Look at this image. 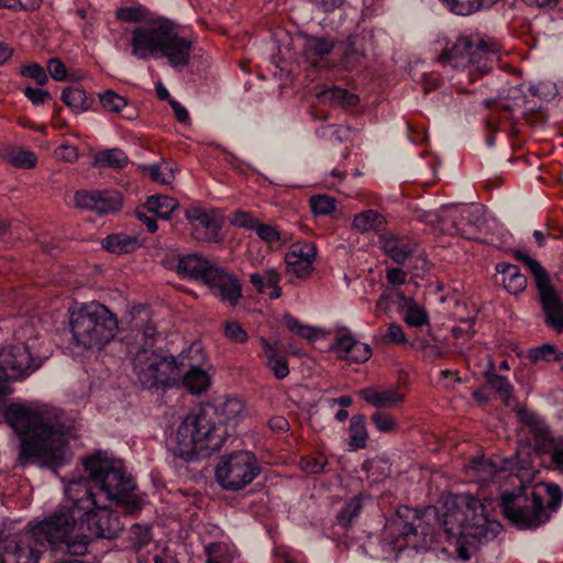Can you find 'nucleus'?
Wrapping results in <instances>:
<instances>
[{
    "label": "nucleus",
    "instance_id": "nucleus-22",
    "mask_svg": "<svg viewBox=\"0 0 563 563\" xmlns=\"http://www.w3.org/2000/svg\"><path fill=\"white\" fill-rule=\"evenodd\" d=\"M132 342H129L130 353L134 355L141 349L152 350L156 344L161 333L157 330L156 322L145 313L134 320L131 328Z\"/></svg>",
    "mask_w": 563,
    "mask_h": 563
},
{
    "label": "nucleus",
    "instance_id": "nucleus-12",
    "mask_svg": "<svg viewBox=\"0 0 563 563\" xmlns=\"http://www.w3.org/2000/svg\"><path fill=\"white\" fill-rule=\"evenodd\" d=\"M517 416L532 437L536 454L547 457V467L563 475V435H554L545 420L526 408L517 410Z\"/></svg>",
    "mask_w": 563,
    "mask_h": 563
},
{
    "label": "nucleus",
    "instance_id": "nucleus-20",
    "mask_svg": "<svg viewBox=\"0 0 563 563\" xmlns=\"http://www.w3.org/2000/svg\"><path fill=\"white\" fill-rule=\"evenodd\" d=\"M317 255V247L312 243L292 244L285 255L286 273L298 278H306L312 271V263Z\"/></svg>",
    "mask_w": 563,
    "mask_h": 563
},
{
    "label": "nucleus",
    "instance_id": "nucleus-50",
    "mask_svg": "<svg viewBox=\"0 0 563 563\" xmlns=\"http://www.w3.org/2000/svg\"><path fill=\"white\" fill-rule=\"evenodd\" d=\"M529 360L537 364L540 361L554 362L558 357V350L553 344H542L528 351Z\"/></svg>",
    "mask_w": 563,
    "mask_h": 563
},
{
    "label": "nucleus",
    "instance_id": "nucleus-43",
    "mask_svg": "<svg viewBox=\"0 0 563 563\" xmlns=\"http://www.w3.org/2000/svg\"><path fill=\"white\" fill-rule=\"evenodd\" d=\"M362 509L363 498L361 496H354L338 514L336 520L339 525L349 528L353 520L360 516Z\"/></svg>",
    "mask_w": 563,
    "mask_h": 563
},
{
    "label": "nucleus",
    "instance_id": "nucleus-56",
    "mask_svg": "<svg viewBox=\"0 0 563 563\" xmlns=\"http://www.w3.org/2000/svg\"><path fill=\"white\" fill-rule=\"evenodd\" d=\"M21 75L26 78L34 79L40 86H44L48 81L45 69L37 63L29 64L22 67Z\"/></svg>",
    "mask_w": 563,
    "mask_h": 563
},
{
    "label": "nucleus",
    "instance_id": "nucleus-11",
    "mask_svg": "<svg viewBox=\"0 0 563 563\" xmlns=\"http://www.w3.org/2000/svg\"><path fill=\"white\" fill-rule=\"evenodd\" d=\"M187 357L185 352L174 356L163 351L141 349L132 357L133 372L145 388L173 387L180 383Z\"/></svg>",
    "mask_w": 563,
    "mask_h": 563
},
{
    "label": "nucleus",
    "instance_id": "nucleus-2",
    "mask_svg": "<svg viewBox=\"0 0 563 563\" xmlns=\"http://www.w3.org/2000/svg\"><path fill=\"white\" fill-rule=\"evenodd\" d=\"M15 538L27 539L30 548L37 552L36 563L44 545L79 556L86 554L89 544V537L81 531L78 514L71 503L69 506L59 507L29 530L16 534Z\"/></svg>",
    "mask_w": 563,
    "mask_h": 563
},
{
    "label": "nucleus",
    "instance_id": "nucleus-36",
    "mask_svg": "<svg viewBox=\"0 0 563 563\" xmlns=\"http://www.w3.org/2000/svg\"><path fill=\"white\" fill-rule=\"evenodd\" d=\"M484 376L487 384L498 394L503 402L509 405L514 387L508 382L507 377L496 374L492 363H489Z\"/></svg>",
    "mask_w": 563,
    "mask_h": 563
},
{
    "label": "nucleus",
    "instance_id": "nucleus-44",
    "mask_svg": "<svg viewBox=\"0 0 563 563\" xmlns=\"http://www.w3.org/2000/svg\"><path fill=\"white\" fill-rule=\"evenodd\" d=\"M405 322L410 327H421L429 323V314L426 309L409 301V306L401 310Z\"/></svg>",
    "mask_w": 563,
    "mask_h": 563
},
{
    "label": "nucleus",
    "instance_id": "nucleus-17",
    "mask_svg": "<svg viewBox=\"0 0 563 563\" xmlns=\"http://www.w3.org/2000/svg\"><path fill=\"white\" fill-rule=\"evenodd\" d=\"M374 33L363 30L361 33L351 35L344 42V51L340 59V67L352 71L366 64L369 52L374 48Z\"/></svg>",
    "mask_w": 563,
    "mask_h": 563
},
{
    "label": "nucleus",
    "instance_id": "nucleus-60",
    "mask_svg": "<svg viewBox=\"0 0 563 563\" xmlns=\"http://www.w3.org/2000/svg\"><path fill=\"white\" fill-rule=\"evenodd\" d=\"M231 222L233 225L239 228L255 230L260 221L256 218H254L251 213L244 211H236L233 213Z\"/></svg>",
    "mask_w": 563,
    "mask_h": 563
},
{
    "label": "nucleus",
    "instance_id": "nucleus-30",
    "mask_svg": "<svg viewBox=\"0 0 563 563\" xmlns=\"http://www.w3.org/2000/svg\"><path fill=\"white\" fill-rule=\"evenodd\" d=\"M496 272L503 275L504 287L509 294L517 295L526 289L527 278L517 265L498 263Z\"/></svg>",
    "mask_w": 563,
    "mask_h": 563
},
{
    "label": "nucleus",
    "instance_id": "nucleus-54",
    "mask_svg": "<svg viewBox=\"0 0 563 563\" xmlns=\"http://www.w3.org/2000/svg\"><path fill=\"white\" fill-rule=\"evenodd\" d=\"M224 334L227 339L236 344L245 343L249 339L246 331L234 320L224 323Z\"/></svg>",
    "mask_w": 563,
    "mask_h": 563
},
{
    "label": "nucleus",
    "instance_id": "nucleus-33",
    "mask_svg": "<svg viewBox=\"0 0 563 563\" xmlns=\"http://www.w3.org/2000/svg\"><path fill=\"white\" fill-rule=\"evenodd\" d=\"M211 407L216 410L217 420H220L224 427L228 422L235 421L244 410L243 401L235 397L211 404Z\"/></svg>",
    "mask_w": 563,
    "mask_h": 563
},
{
    "label": "nucleus",
    "instance_id": "nucleus-15",
    "mask_svg": "<svg viewBox=\"0 0 563 563\" xmlns=\"http://www.w3.org/2000/svg\"><path fill=\"white\" fill-rule=\"evenodd\" d=\"M42 363L43 358L33 356L24 343L9 346L0 353V368L10 379L29 376L41 367Z\"/></svg>",
    "mask_w": 563,
    "mask_h": 563
},
{
    "label": "nucleus",
    "instance_id": "nucleus-58",
    "mask_svg": "<svg viewBox=\"0 0 563 563\" xmlns=\"http://www.w3.org/2000/svg\"><path fill=\"white\" fill-rule=\"evenodd\" d=\"M328 460L324 455L302 459L300 462L301 468L309 474H319L323 472Z\"/></svg>",
    "mask_w": 563,
    "mask_h": 563
},
{
    "label": "nucleus",
    "instance_id": "nucleus-29",
    "mask_svg": "<svg viewBox=\"0 0 563 563\" xmlns=\"http://www.w3.org/2000/svg\"><path fill=\"white\" fill-rule=\"evenodd\" d=\"M280 276L275 268H267L262 273H254L250 276V283L260 294H267L271 299L282 296L279 287Z\"/></svg>",
    "mask_w": 563,
    "mask_h": 563
},
{
    "label": "nucleus",
    "instance_id": "nucleus-16",
    "mask_svg": "<svg viewBox=\"0 0 563 563\" xmlns=\"http://www.w3.org/2000/svg\"><path fill=\"white\" fill-rule=\"evenodd\" d=\"M202 284L208 286L213 295L232 307L242 297V287L238 277L217 264L209 271Z\"/></svg>",
    "mask_w": 563,
    "mask_h": 563
},
{
    "label": "nucleus",
    "instance_id": "nucleus-7",
    "mask_svg": "<svg viewBox=\"0 0 563 563\" xmlns=\"http://www.w3.org/2000/svg\"><path fill=\"white\" fill-rule=\"evenodd\" d=\"M65 494L75 506L82 532L86 523L90 537L113 539L123 529L119 516L108 508L107 501L92 490L87 481H70Z\"/></svg>",
    "mask_w": 563,
    "mask_h": 563
},
{
    "label": "nucleus",
    "instance_id": "nucleus-19",
    "mask_svg": "<svg viewBox=\"0 0 563 563\" xmlns=\"http://www.w3.org/2000/svg\"><path fill=\"white\" fill-rule=\"evenodd\" d=\"M216 264L199 253L175 254L169 265L183 278L203 282Z\"/></svg>",
    "mask_w": 563,
    "mask_h": 563
},
{
    "label": "nucleus",
    "instance_id": "nucleus-39",
    "mask_svg": "<svg viewBox=\"0 0 563 563\" xmlns=\"http://www.w3.org/2000/svg\"><path fill=\"white\" fill-rule=\"evenodd\" d=\"M122 198L114 190H96V213L107 214L121 209Z\"/></svg>",
    "mask_w": 563,
    "mask_h": 563
},
{
    "label": "nucleus",
    "instance_id": "nucleus-5",
    "mask_svg": "<svg viewBox=\"0 0 563 563\" xmlns=\"http://www.w3.org/2000/svg\"><path fill=\"white\" fill-rule=\"evenodd\" d=\"M82 464L88 477L77 481H87L92 489V484L98 487L99 493L96 494L101 495L104 501H115L129 514L142 509L143 499L134 494L135 483L120 461L97 453L84 459Z\"/></svg>",
    "mask_w": 563,
    "mask_h": 563
},
{
    "label": "nucleus",
    "instance_id": "nucleus-35",
    "mask_svg": "<svg viewBox=\"0 0 563 563\" xmlns=\"http://www.w3.org/2000/svg\"><path fill=\"white\" fill-rule=\"evenodd\" d=\"M386 220L379 212L369 209L357 213L353 219V227L360 232L380 231Z\"/></svg>",
    "mask_w": 563,
    "mask_h": 563
},
{
    "label": "nucleus",
    "instance_id": "nucleus-14",
    "mask_svg": "<svg viewBox=\"0 0 563 563\" xmlns=\"http://www.w3.org/2000/svg\"><path fill=\"white\" fill-rule=\"evenodd\" d=\"M390 527L398 532L394 541L396 550L401 551L405 548L418 550L424 547L428 531L416 510L407 507L398 510V518L393 520Z\"/></svg>",
    "mask_w": 563,
    "mask_h": 563
},
{
    "label": "nucleus",
    "instance_id": "nucleus-13",
    "mask_svg": "<svg viewBox=\"0 0 563 563\" xmlns=\"http://www.w3.org/2000/svg\"><path fill=\"white\" fill-rule=\"evenodd\" d=\"M260 474L256 457L250 452H234L222 456L216 467V479L227 490H240Z\"/></svg>",
    "mask_w": 563,
    "mask_h": 563
},
{
    "label": "nucleus",
    "instance_id": "nucleus-46",
    "mask_svg": "<svg viewBox=\"0 0 563 563\" xmlns=\"http://www.w3.org/2000/svg\"><path fill=\"white\" fill-rule=\"evenodd\" d=\"M309 206L316 216H327L336 209V200L327 195H316L310 197Z\"/></svg>",
    "mask_w": 563,
    "mask_h": 563
},
{
    "label": "nucleus",
    "instance_id": "nucleus-3",
    "mask_svg": "<svg viewBox=\"0 0 563 563\" xmlns=\"http://www.w3.org/2000/svg\"><path fill=\"white\" fill-rule=\"evenodd\" d=\"M227 438V427L217 420L211 404H206L188 413L179 424L174 454L186 462L209 457L221 450Z\"/></svg>",
    "mask_w": 563,
    "mask_h": 563
},
{
    "label": "nucleus",
    "instance_id": "nucleus-8",
    "mask_svg": "<svg viewBox=\"0 0 563 563\" xmlns=\"http://www.w3.org/2000/svg\"><path fill=\"white\" fill-rule=\"evenodd\" d=\"M444 523L450 526L449 531L456 528L455 533L472 547L495 539L501 531V525L488 518L487 505L470 494L456 497L455 508L445 515Z\"/></svg>",
    "mask_w": 563,
    "mask_h": 563
},
{
    "label": "nucleus",
    "instance_id": "nucleus-49",
    "mask_svg": "<svg viewBox=\"0 0 563 563\" xmlns=\"http://www.w3.org/2000/svg\"><path fill=\"white\" fill-rule=\"evenodd\" d=\"M143 170L148 174L153 181L158 184L168 185L175 179L174 169L168 166L163 168L162 166L154 164L144 166Z\"/></svg>",
    "mask_w": 563,
    "mask_h": 563
},
{
    "label": "nucleus",
    "instance_id": "nucleus-45",
    "mask_svg": "<svg viewBox=\"0 0 563 563\" xmlns=\"http://www.w3.org/2000/svg\"><path fill=\"white\" fill-rule=\"evenodd\" d=\"M7 158L14 167L32 168L36 164V155L27 150L13 148L8 152Z\"/></svg>",
    "mask_w": 563,
    "mask_h": 563
},
{
    "label": "nucleus",
    "instance_id": "nucleus-41",
    "mask_svg": "<svg viewBox=\"0 0 563 563\" xmlns=\"http://www.w3.org/2000/svg\"><path fill=\"white\" fill-rule=\"evenodd\" d=\"M334 48V43L329 37L309 35L305 37L303 53L307 58L329 55Z\"/></svg>",
    "mask_w": 563,
    "mask_h": 563
},
{
    "label": "nucleus",
    "instance_id": "nucleus-40",
    "mask_svg": "<svg viewBox=\"0 0 563 563\" xmlns=\"http://www.w3.org/2000/svg\"><path fill=\"white\" fill-rule=\"evenodd\" d=\"M368 433L366 430V420L363 415H355L350 421L349 445L352 450H358L366 446Z\"/></svg>",
    "mask_w": 563,
    "mask_h": 563
},
{
    "label": "nucleus",
    "instance_id": "nucleus-9",
    "mask_svg": "<svg viewBox=\"0 0 563 563\" xmlns=\"http://www.w3.org/2000/svg\"><path fill=\"white\" fill-rule=\"evenodd\" d=\"M70 332L75 345L86 350H100L117 334V316L104 305L92 301L70 312Z\"/></svg>",
    "mask_w": 563,
    "mask_h": 563
},
{
    "label": "nucleus",
    "instance_id": "nucleus-10",
    "mask_svg": "<svg viewBox=\"0 0 563 563\" xmlns=\"http://www.w3.org/2000/svg\"><path fill=\"white\" fill-rule=\"evenodd\" d=\"M438 60L456 69H468V78L473 81L476 75L488 74L494 68L498 54L479 36L462 35L454 42L446 41Z\"/></svg>",
    "mask_w": 563,
    "mask_h": 563
},
{
    "label": "nucleus",
    "instance_id": "nucleus-64",
    "mask_svg": "<svg viewBox=\"0 0 563 563\" xmlns=\"http://www.w3.org/2000/svg\"><path fill=\"white\" fill-rule=\"evenodd\" d=\"M54 154L58 159L67 162V163L76 162L79 156L77 147L74 145H70L68 143H65V144H62L60 146H58L55 150Z\"/></svg>",
    "mask_w": 563,
    "mask_h": 563
},
{
    "label": "nucleus",
    "instance_id": "nucleus-18",
    "mask_svg": "<svg viewBox=\"0 0 563 563\" xmlns=\"http://www.w3.org/2000/svg\"><path fill=\"white\" fill-rule=\"evenodd\" d=\"M185 218L192 224L191 234L197 241L211 242L217 240L221 220L213 209L192 205L185 210Z\"/></svg>",
    "mask_w": 563,
    "mask_h": 563
},
{
    "label": "nucleus",
    "instance_id": "nucleus-63",
    "mask_svg": "<svg viewBox=\"0 0 563 563\" xmlns=\"http://www.w3.org/2000/svg\"><path fill=\"white\" fill-rule=\"evenodd\" d=\"M475 324V318H467L460 321V324L453 327L452 333L456 339H468L474 333L473 327Z\"/></svg>",
    "mask_w": 563,
    "mask_h": 563
},
{
    "label": "nucleus",
    "instance_id": "nucleus-59",
    "mask_svg": "<svg viewBox=\"0 0 563 563\" xmlns=\"http://www.w3.org/2000/svg\"><path fill=\"white\" fill-rule=\"evenodd\" d=\"M254 231L263 242L268 244L278 242L280 239L279 231L271 224L258 222Z\"/></svg>",
    "mask_w": 563,
    "mask_h": 563
},
{
    "label": "nucleus",
    "instance_id": "nucleus-31",
    "mask_svg": "<svg viewBox=\"0 0 563 563\" xmlns=\"http://www.w3.org/2000/svg\"><path fill=\"white\" fill-rule=\"evenodd\" d=\"M62 101L76 114L88 111L93 98L88 96L79 86H69L64 88L62 92Z\"/></svg>",
    "mask_w": 563,
    "mask_h": 563
},
{
    "label": "nucleus",
    "instance_id": "nucleus-1",
    "mask_svg": "<svg viewBox=\"0 0 563 563\" xmlns=\"http://www.w3.org/2000/svg\"><path fill=\"white\" fill-rule=\"evenodd\" d=\"M7 422L21 439L19 461L41 459L48 465H60L66 457V433L57 416L47 411H34L12 404L4 411Z\"/></svg>",
    "mask_w": 563,
    "mask_h": 563
},
{
    "label": "nucleus",
    "instance_id": "nucleus-6",
    "mask_svg": "<svg viewBox=\"0 0 563 563\" xmlns=\"http://www.w3.org/2000/svg\"><path fill=\"white\" fill-rule=\"evenodd\" d=\"M131 54L139 59L150 56L167 58L173 67H185L189 63L191 42L178 35L175 26L167 22H156L135 27L131 36Z\"/></svg>",
    "mask_w": 563,
    "mask_h": 563
},
{
    "label": "nucleus",
    "instance_id": "nucleus-47",
    "mask_svg": "<svg viewBox=\"0 0 563 563\" xmlns=\"http://www.w3.org/2000/svg\"><path fill=\"white\" fill-rule=\"evenodd\" d=\"M99 100L102 108L112 113H119L126 107V100L112 90H106L99 93Z\"/></svg>",
    "mask_w": 563,
    "mask_h": 563
},
{
    "label": "nucleus",
    "instance_id": "nucleus-53",
    "mask_svg": "<svg viewBox=\"0 0 563 563\" xmlns=\"http://www.w3.org/2000/svg\"><path fill=\"white\" fill-rule=\"evenodd\" d=\"M130 539L132 544L137 549L147 545L152 540L151 528L147 526L133 525L130 531Z\"/></svg>",
    "mask_w": 563,
    "mask_h": 563
},
{
    "label": "nucleus",
    "instance_id": "nucleus-62",
    "mask_svg": "<svg viewBox=\"0 0 563 563\" xmlns=\"http://www.w3.org/2000/svg\"><path fill=\"white\" fill-rule=\"evenodd\" d=\"M47 69L51 77L56 81H64L67 78L65 64L59 58H51L47 62Z\"/></svg>",
    "mask_w": 563,
    "mask_h": 563
},
{
    "label": "nucleus",
    "instance_id": "nucleus-32",
    "mask_svg": "<svg viewBox=\"0 0 563 563\" xmlns=\"http://www.w3.org/2000/svg\"><path fill=\"white\" fill-rule=\"evenodd\" d=\"M260 342L264 350L266 364L274 373L275 377L277 379L287 377L289 374L287 360L278 355L276 346L272 345L265 338H261Z\"/></svg>",
    "mask_w": 563,
    "mask_h": 563
},
{
    "label": "nucleus",
    "instance_id": "nucleus-21",
    "mask_svg": "<svg viewBox=\"0 0 563 563\" xmlns=\"http://www.w3.org/2000/svg\"><path fill=\"white\" fill-rule=\"evenodd\" d=\"M545 322L558 332H563V300L552 283L538 289Z\"/></svg>",
    "mask_w": 563,
    "mask_h": 563
},
{
    "label": "nucleus",
    "instance_id": "nucleus-38",
    "mask_svg": "<svg viewBox=\"0 0 563 563\" xmlns=\"http://www.w3.org/2000/svg\"><path fill=\"white\" fill-rule=\"evenodd\" d=\"M148 212L155 213L158 218L168 220L174 210L178 207V201L169 196H151L146 201Z\"/></svg>",
    "mask_w": 563,
    "mask_h": 563
},
{
    "label": "nucleus",
    "instance_id": "nucleus-42",
    "mask_svg": "<svg viewBox=\"0 0 563 563\" xmlns=\"http://www.w3.org/2000/svg\"><path fill=\"white\" fill-rule=\"evenodd\" d=\"M516 257L523 263L532 274L537 289L551 283L550 275L537 260L520 251L516 252Z\"/></svg>",
    "mask_w": 563,
    "mask_h": 563
},
{
    "label": "nucleus",
    "instance_id": "nucleus-24",
    "mask_svg": "<svg viewBox=\"0 0 563 563\" xmlns=\"http://www.w3.org/2000/svg\"><path fill=\"white\" fill-rule=\"evenodd\" d=\"M36 551L29 545L26 538L11 536L0 544V563H36Z\"/></svg>",
    "mask_w": 563,
    "mask_h": 563
},
{
    "label": "nucleus",
    "instance_id": "nucleus-61",
    "mask_svg": "<svg viewBox=\"0 0 563 563\" xmlns=\"http://www.w3.org/2000/svg\"><path fill=\"white\" fill-rule=\"evenodd\" d=\"M383 341L387 343L405 344L407 342V338L399 324L390 323L383 336Z\"/></svg>",
    "mask_w": 563,
    "mask_h": 563
},
{
    "label": "nucleus",
    "instance_id": "nucleus-4",
    "mask_svg": "<svg viewBox=\"0 0 563 563\" xmlns=\"http://www.w3.org/2000/svg\"><path fill=\"white\" fill-rule=\"evenodd\" d=\"M563 499V492L555 483H540L531 488L506 492L500 497L505 518L520 529H536L549 521Z\"/></svg>",
    "mask_w": 563,
    "mask_h": 563
},
{
    "label": "nucleus",
    "instance_id": "nucleus-28",
    "mask_svg": "<svg viewBox=\"0 0 563 563\" xmlns=\"http://www.w3.org/2000/svg\"><path fill=\"white\" fill-rule=\"evenodd\" d=\"M526 101V95L521 87L511 86L507 88H503L499 91L497 99H487L485 100V104L487 107H492L496 104L497 110H503L508 113H512L516 110L520 109Z\"/></svg>",
    "mask_w": 563,
    "mask_h": 563
},
{
    "label": "nucleus",
    "instance_id": "nucleus-37",
    "mask_svg": "<svg viewBox=\"0 0 563 563\" xmlns=\"http://www.w3.org/2000/svg\"><path fill=\"white\" fill-rule=\"evenodd\" d=\"M102 246L114 254H126L133 252L137 246V240L128 234L118 233L102 240Z\"/></svg>",
    "mask_w": 563,
    "mask_h": 563
},
{
    "label": "nucleus",
    "instance_id": "nucleus-26",
    "mask_svg": "<svg viewBox=\"0 0 563 563\" xmlns=\"http://www.w3.org/2000/svg\"><path fill=\"white\" fill-rule=\"evenodd\" d=\"M334 347L341 352L342 358H345L353 363H364L372 355V349L368 344L356 341V339L350 334H342L336 338Z\"/></svg>",
    "mask_w": 563,
    "mask_h": 563
},
{
    "label": "nucleus",
    "instance_id": "nucleus-52",
    "mask_svg": "<svg viewBox=\"0 0 563 563\" xmlns=\"http://www.w3.org/2000/svg\"><path fill=\"white\" fill-rule=\"evenodd\" d=\"M457 15H470L478 11V0H441Z\"/></svg>",
    "mask_w": 563,
    "mask_h": 563
},
{
    "label": "nucleus",
    "instance_id": "nucleus-23",
    "mask_svg": "<svg viewBox=\"0 0 563 563\" xmlns=\"http://www.w3.org/2000/svg\"><path fill=\"white\" fill-rule=\"evenodd\" d=\"M188 357L186 358V366L184 367V374L180 378V383L191 394H201L206 391L210 385V376L207 371L200 368L199 361L194 362L190 356L191 353H199V346L195 344L189 347L187 352Z\"/></svg>",
    "mask_w": 563,
    "mask_h": 563
},
{
    "label": "nucleus",
    "instance_id": "nucleus-27",
    "mask_svg": "<svg viewBox=\"0 0 563 563\" xmlns=\"http://www.w3.org/2000/svg\"><path fill=\"white\" fill-rule=\"evenodd\" d=\"M358 395L375 408H394L400 405L405 398L397 388L367 387L358 390Z\"/></svg>",
    "mask_w": 563,
    "mask_h": 563
},
{
    "label": "nucleus",
    "instance_id": "nucleus-25",
    "mask_svg": "<svg viewBox=\"0 0 563 563\" xmlns=\"http://www.w3.org/2000/svg\"><path fill=\"white\" fill-rule=\"evenodd\" d=\"M379 243L384 252L398 264H404L417 249L413 240L393 234L379 236Z\"/></svg>",
    "mask_w": 563,
    "mask_h": 563
},
{
    "label": "nucleus",
    "instance_id": "nucleus-57",
    "mask_svg": "<svg viewBox=\"0 0 563 563\" xmlns=\"http://www.w3.org/2000/svg\"><path fill=\"white\" fill-rule=\"evenodd\" d=\"M77 208L96 212V190H79L74 196Z\"/></svg>",
    "mask_w": 563,
    "mask_h": 563
},
{
    "label": "nucleus",
    "instance_id": "nucleus-51",
    "mask_svg": "<svg viewBox=\"0 0 563 563\" xmlns=\"http://www.w3.org/2000/svg\"><path fill=\"white\" fill-rule=\"evenodd\" d=\"M371 420L379 432L390 433L395 432L398 428L396 418L386 411L374 412Z\"/></svg>",
    "mask_w": 563,
    "mask_h": 563
},
{
    "label": "nucleus",
    "instance_id": "nucleus-48",
    "mask_svg": "<svg viewBox=\"0 0 563 563\" xmlns=\"http://www.w3.org/2000/svg\"><path fill=\"white\" fill-rule=\"evenodd\" d=\"M283 320L287 329L294 334L308 340H311L316 336L317 330L313 327L301 323L291 314H285Z\"/></svg>",
    "mask_w": 563,
    "mask_h": 563
},
{
    "label": "nucleus",
    "instance_id": "nucleus-55",
    "mask_svg": "<svg viewBox=\"0 0 563 563\" xmlns=\"http://www.w3.org/2000/svg\"><path fill=\"white\" fill-rule=\"evenodd\" d=\"M117 19L122 22H140L145 18V9L137 7H122L115 11Z\"/></svg>",
    "mask_w": 563,
    "mask_h": 563
},
{
    "label": "nucleus",
    "instance_id": "nucleus-34",
    "mask_svg": "<svg viewBox=\"0 0 563 563\" xmlns=\"http://www.w3.org/2000/svg\"><path fill=\"white\" fill-rule=\"evenodd\" d=\"M129 163L126 154L120 148L100 151L93 157L92 165L98 168L121 169Z\"/></svg>",
    "mask_w": 563,
    "mask_h": 563
}]
</instances>
